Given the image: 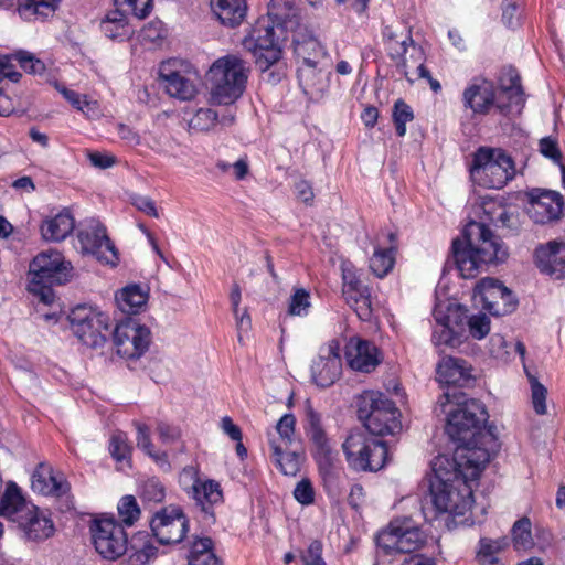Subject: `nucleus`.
<instances>
[{
    "instance_id": "nucleus-1",
    "label": "nucleus",
    "mask_w": 565,
    "mask_h": 565,
    "mask_svg": "<svg viewBox=\"0 0 565 565\" xmlns=\"http://www.w3.org/2000/svg\"><path fill=\"white\" fill-rule=\"evenodd\" d=\"M479 221H470L462 232V239L452 242V255L462 278H472L483 265L503 262L508 252L499 236L488 224L508 225L509 214L501 202L484 198L476 207Z\"/></svg>"
},
{
    "instance_id": "nucleus-29",
    "label": "nucleus",
    "mask_w": 565,
    "mask_h": 565,
    "mask_svg": "<svg viewBox=\"0 0 565 565\" xmlns=\"http://www.w3.org/2000/svg\"><path fill=\"white\" fill-rule=\"evenodd\" d=\"M436 376L441 384L462 386L471 379V366L460 358L444 356L437 365Z\"/></svg>"
},
{
    "instance_id": "nucleus-41",
    "label": "nucleus",
    "mask_w": 565,
    "mask_h": 565,
    "mask_svg": "<svg viewBox=\"0 0 565 565\" xmlns=\"http://www.w3.org/2000/svg\"><path fill=\"white\" fill-rule=\"evenodd\" d=\"M53 86L76 110L82 111L88 118L98 117L99 105L96 100L70 89L58 82H54Z\"/></svg>"
},
{
    "instance_id": "nucleus-2",
    "label": "nucleus",
    "mask_w": 565,
    "mask_h": 565,
    "mask_svg": "<svg viewBox=\"0 0 565 565\" xmlns=\"http://www.w3.org/2000/svg\"><path fill=\"white\" fill-rule=\"evenodd\" d=\"M488 419L484 405L473 398H462L447 412L446 433L457 447L452 460L470 463L469 476L481 473L498 449V440L483 429Z\"/></svg>"
},
{
    "instance_id": "nucleus-51",
    "label": "nucleus",
    "mask_w": 565,
    "mask_h": 565,
    "mask_svg": "<svg viewBox=\"0 0 565 565\" xmlns=\"http://www.w3.org/2000/svg\"><path fill=\"white\" fill-rule=\"evenodd\" d=\"M393 121L398 137L406 135V124L414 119V113L403 99H397L393 107Z\"/></svg>"
},
{
    "instance_id": "nucleus-4",
    "label": "nucleus",
    "mask_w": 565,
    "mask_h": 565,
    "mask_svg": "<svg viewBox=\"0 0 565 565\" xmlns=\"http://www.w3.org/2000/svg\"><path fill=\"white\" fill-rule=\"evenodd\" d=\"M462 102L466 108L477 115H486L493 108L504 115L520 113L524 96L519 73L512 67L504 70L499 88L482 77L471 79L462 93Z\"/></svg>"
},
{
    "instance_id": "nucleus-26",
    "label": "nucleus",
    "mask_w": 565,
    "mask_h": 565,
    "mask_svg": "<svg viewBox=\"0 0 565 565\" xmlns=\"http://www.w3.org/2000/svg\"><path fill=\"white\" fill-rule=\"evenodd\" d=\"M396 239L390 231L382 232L374 244L373 255L370 258V268L379 277H385L395 264Z\"/></svg>"
},
{
    "instance_id": "nucleus-19",
    "label": "nucleus",
    "mask_w": 565,
    "mask_h": 565,
    "mask_svg": "<svg viewBox=\"0 0 565 565\" xmlns=\"http://www.w3.org/2000/svg\"><path fill=\"white\" fill-rule=\"evenodd\" d=\"M117 353L125 359H139L151 343L150 329L136 319L120 321L114 330Z\"/></svg>"
},
{
    "instance_id": "nucleus-39",
    "label": "nucleus",
    "mask_w": 565,
    "mask_h": 565,
    "mask_svg": "<svg viewBox=\"0 0 565 565\" xmlns=\"http://www.w3.org/2000/svg\"><path fill=\"white\" fill-rule=\"evenodd\" d=\"M137 430L136 441L139 449H141L147 456H149L157 465L162 468L169 469L170 463L168 455L153 445L151 441L150 428L147 424L135 422Z\"/></svg>"
},
{
    "instance_id": "nucleus-21",
    "label": "nucleus",
    "mask_w": 565,
    "mask_h": 565,
    "mask_svg": "<svg viewBox=\"0 0 565 565\" xmlns=\"http://www.w3.org/2000/svg\"><path fill=\"white\" fill-rule=\"evenodd\" d=\"M341 270L342 294L345 302L354 310L359 319L370 321L373 308L369 287L361 281L351 263H342Z\"/></svg>"
},
{
    "instance_id": "nucleus-31",
    "label": "nucleus",
    "mask_w": 565,
    "mask_h": 565,
    "mask_svg": "<svg viewBox=\"0 0 565 565\" xmlns=\"http://www.w3.org/2000/svg\"><path fill=\"white\" fill-rule=\"evenodd\" d=\"M292 43L297 57L309 71H313L320 58L327 54L324 46L312 34L295 31Z\"/></svg>"
},
{
    "instance_id": "nucleus-27",
    "label": "nucleus",
    "mask_w": 565,
    "mask_h": 565,
    "mask_svg": "<svg viewBox=\"0 0 565 565\" xmlns=\"http://www.w3.org/2000/svg\"><path fill=\"white\" fill-rule=\"evenodd\" d=\"M537 268L556 279L565 277V243L550 242L535 249Z\"/></svg>"
},
{
    "instance_id": "nucleus-36",
    "label": "nucleus",
    "mask_w": 565,
    "mask_h": 565,
    "mask_svg": "<svg viewBox=\"0 0 565 565\" xmlns=\"http://www.w3.org/2000/svg\"><path fill=\"white\" fill-rule=\"evenodd\" d=\"M384 44L388 56L395 62L397 70L405 76L408 82H413V78L409 77L411 65L407 60L409 44H413L411 31Z\"/></svg>"
},
{
    "instance_id": "nucleus-6",
    "label": "nucleus",
    "mask_w": 565,
    "mask_h": 565,
    "mask_svg": "<svg viewBox=\"0 0 565 565\" xmlns=\"http://www.w3.org/2000/svg\"><path fill=\"white\" fill-rule=\"evenodd\" d=\"M249 75L246 61L228 54L213 62L207 72L213 104L232 105L244 94Z\"/></svg>"
},
{
    "instance_id": "nucleus-61",
    "label": "nucleus",
    "mask_w": 565,
    "mask_h": 565,
    "mask_svg": "<svg viewBox=\"0 0 565 565\" xmlns=\"http://www.w3.org/2000/svg\"><path fill=\"white\" fill-rule=\"evenodd\" d=\"M540 151L541 153L551 159L555 163H561L562 153L558 149L556 140L545 137L540 141Z\"/></svg>"
},
{
    "instance_id": "nucleus-45",
    "label": "nucleus",
    "mask_w": 565,
    "mask_h": 565,
    "mask_svg": "<svg viewBox=\"0 0 565 565\" xmlns=\"http://www.w3.org/2000/svg\"><path fill=\"white\" fill-rule=\"evenodd\" d=\"M513 547L516 551H529L534 546L532 524L529 518L519 519L511 530Z\"/></svg>"
},
{
    "instance_id": "nucleus-38",
    "label": "nucleus",
    "mask_w": 565,
    "mask_h": 565,
    "mask_svg": "<svg viewBox=\"0 0 565 565\" xmlns=\"http://www.w3.org/2000/svg\"><path fill=\"white\" fill-rule=\"evenodd\" d=\"M188 565H220L213 541L207 536L195 537L190 545Z\"/></svg>"
},
{
    "instance_id": "nucleus-58",
    "label": "nucleus",
    "mask_w": 565,
    "mask_h": 565,
    "mask_svg": "<svg viewBox=\"0 0 565 565\" xmlns=\"http://www.w3.org/2000/svg\"><path fill=\"white\" fill-rule=\"evenodd\" d=\"M167 34L164 24L160 20H154L145 25L141 30V36L145 41L156 43L162 40Z\"/></svg>"
},
{
    "instance_id": "nucleus-37",
    "label": "nucleus",
    "mask_w": 565,
    "mask_h": 565,
    "mask_svg": "<svg viewBox=\"0 0 565 565\" xmlns=\"http://www.w3.org/2000/svg\"><path fill=\"white\" fill-rule=\"evenodd\" d=\"M100 30L105 36L116 41L129 39L132 33L125 13L119 9L109 11L102 19Z\"/></svg>"
},
{
    "instance_id": "nucleus-35",
    "label": "nucleus",
    "mask_w": 565,
    "mask_h": 565,
    "mask_svg": "<svg viewBox=\"0 0 565 565\" xmlns=\"http://www.w3.org/2000/svg\"><path fill=\"white\" fill-rule=\"evenodd\" d=\"M115 299L120 311L136 315L146 306L148 291L138 284H131L120 289Z\"/></svg>"
},
{
    "instance_id": "nucleus-62",
    "label": "nucleus",
    "mask_w": 565,
    "mask_h": 565,
    "mask_svg": "<svg viewBox=\"0 0 565 565\" xmlns=\"http://www.w3.org/2000/svg\"><path fill=\"white\" fill-rule=\"evenodd\" d=\"M143 495L148 500L160 502L164 498L163 486L156 479L148 480L143 484Z\"/></svg>"
},
{
    "instance_id": "nucleus-34",
    "label": "nucleus",
    "mask_w": 565,
    "mask_h": 565,
    "mask_svg": "<svg viewBox=\"0 0 565 565\" xmlns=\"http://www.w3.org/2000/svg\"><path fill=\"white\" fill-rule=\"evenodd\" d=\"M211 7L221 23L228 26L241 24L247 12L246 0H211Z\"/></svg>"
},
{
    "instance_id": "nucleus-53",
    "label": "nucleus",
    "mask_w": 565,
    "mask_h": 565,
    "mask_svg": "<svg viewBox=\"0 0 565 565\" xmlns=\"http://www.w3.org/2000/svg\"><path fill=\"white\" fill-rule=\"evenodd\" d=\"M12 56L26 73L40 75L45 71L44 62L29 51L18 50L12 53Z\"/></svg>"
},
{
    "instance_id": "nucleus-49",
    "label": "nucleus",
    "mask_w": 565,
    "mask_h": 565,
    "mask_svg": "<svg viewBox=\"0 0 565 565\" xmlns=\"http://www.w3.org/2000/svg\"><path fill=\"white\" fill-rule=\"evenodd\" d=\"M524 371L527 375L529 383L531 386V399L532 405L537 415H544L547 412L546 406V396H547V390L546 387L539 382V380L531 374L526 366L524 365Z\"/></svg>"
},
{
    "instance_id": "nucleus-52",
    "label": "nucleus",
    "mask_w": 565,
    "mask_h": 565,
    "mask_svg": "<svg viewBox=\"0 0 565 565\" xmlns=\"http://www.w3.org/2000/svg\"><path fill=\"white\" fill-rule=\"evenodd\" d=\"M156 433L163 445H173L182 439V428L175 423L160 419L156 424Z\"/></svg>"
},
{
    "instance_id": "nucleus-55",
    "label": "nucleus",
    "mask_w": 565,
    "mask_h": 565,
    "mask_svg": "<svg viewBox=\"0 0 565 565\" xmlns=\"http://www.w3.org/2000/svg\"><path fill=\"white\" fill-rule=\"evenodd\" d=\"M156 556L157 547L150 542H145L140 547L131 546L128 563L129 565H146Z\"/></svg>"
},
{
    "instance_id": "nucleus-10",
    "label": "nucleus",
    "mask_w": 565,
    "mask_h": 565,
    "mask_svg": "<svg viewBox=\"0 0 565 565\" xmlns=\"http://www.w3.org/2000/svg\"><path fill=\"white\" fill-rule=\"evenodd\" d=\"M473 183L488 188L501 189L515 175L512 158L498 148H479L469 169Z\"/></svg>"
},
{
    "instance_id": "nucleus-46",
    "label": "nucleus",
    "mask_w": 565,
    "mask_h": 565,
    "mask_svg": "<svg viewBox=\"0 0 565 565\" xmlns=\"http://www.w3.org/2000/svg\"><path fill=\"white\" fill-rule=\"evenodd\" d=\"M193 498L201 504H216L223 500V492L218 482L204 480L194 487Z\"/></svg>"
},
{
    "instance_id": "nucleus-57",
    "label": "nucleus",
    "mask_w": 565,
    "mask_h": 565,
    "mask_svg": "<svg viewBox=\"0 0 565 565\" xmlns=\"http://www.w3.org/2000/svg\"><path fill=\"white\" fill-rule=\"evenodd\" d=\"M295 499L302 505L312 504L315 501V490L308 479H302L294 489Z\"/></svg>"
},
{
    "instance_id": "nucleus-50",
    "label": "nucleus",
    "mask_w": 565,
    "mask_h": 565,
    "mask_svg": "<svg viewBox=\"0 0 565 565\" xmlns=\"http://www.w3.org/2000/svg\"><path fill=\"white\" fill-rule=\"evenodd\" d=\"M218 121V115L212 108H200L189 120V128L195 131H209Z\"/></svg>"
},
{
    "instance_id": "nucleus-32",
    "label": "nucleus",
    "mask_w": 565,
    "mask_h": 565,
    "mask_svg": "<svg viewBox=\"0 0 565 565\" xmlns=\"http://www.w3.org/2000/svg\"><path fill=\"white\" fill-rule=\"evenodd\" d=\"M75 221L72 213L64 209L43 220L40 231L46 242L64 241L74 230Z\"/></svg>"
},
{
    "instance_id": "nucleus-44",
    "label": "nucleus",
    "mask_w": 565,
    "mask_h": 565,
    "mask_svg": "<svg viewBox=\"0 0 565 565\" xmlns=\"http://www.w3.org/2000/svg\"><path fill=\"white\" fill-rule=\"evenodd\" d=\"M111 457L119 465L118 469L125 470L131 466V446L129 445L127 434L115 431L109 438L108 445Z\"/></svg>"
},
{
    "instance_id": "nucleus-43",
    "label": "nucleus",
    "mask_w": 565,
    "mask_h": 565,
    "mask_svg": "<svg viewBox=\"0 0 565 565\" xmlns=\"http://www.w3.org/2000/svg\"><path fill=\"white\" fill-rule=\"evenodd\" d=\"M509 544L507 537L497 540L481 537L479 548L477 551V561L480 565H503L502 561L497 556Z\"/></svg>"
},
{
    "instance_id": "nucleus-64",
    "label": "nucleus",
    "mask_w": 565,
    "mask_h": 565,
    "mask_svg": "<svg viewBox=\"0 0 565 565\" xmlns=\"http://www.w3.org/2000/svg\"><path fill=\"white\" fill-rule=\"evenodd\" d=\"M221 429L222 431L227 435L232 440L239 441L243 438V434L241 428L234 424L231 417L224 416L221 419Z\"/></svg>"
},
{
    "instance_id": "nucleus-23",
    "label": "nucleus",
    "mask_w": 565,
    "mask_h": 565,
    "mask_svg": "<svg viewBox=\"0 0 565 565\" xmlns=\"http://www.w3.org/2000/svg\"><path fill=\"white\" fill-rule=\"evenodd\" d=\"M564 207L563 196L556 191L533 190L526 212L535 223L547 224L562 216Z\"/></svg>"
},
{
    "instance_id": "nucleus-25",
    "label": "nucleus",
    "mask_w": 565,
    "mask_h": 565,
    "mask_svg": "<svg viewBox=\"0 0 565 565\" xmlns=\"http://www.w3.org/2000/svg\"><path fill=\"white\" fill-rule=\"evenodd\" d=\"M345 356L352 370L370 373L381 362L379 349L370 341L352 338L347 344Z\"/></svg>"
},
{
    "instance_id": "nucleus-20",
    "label": "nucleus",
    "mask_w": 565,
    "mask_h": 565,
    "mask_svg": "<svg viewBox=\"0 0 565 565\" xmlns=\"http://www.w3.org/2000/svg\"><path fill=\"white\" fill-rule=\"evenodd\" d=\"M311 380L319 387H329L342 373L340 342L332 339L321 345L310 366Z\"/></svg>"
},
{
    "instance_id": "nucleus-30",
    "label": "nucleus",
    "mask_w": 565,
    "mask_h": 565,
    "mask_svg": "<svg viewBox=\"0 0 565 565\" xmlns=\"http://www.w3.org/2000/svg\"><path fill=\"white\" fill-rule=\"evenodd\" d=\"M18 523L30 541H43L54 533L53 521L35 505Z\"/></svg>"
},
{
    "instance_id": "nucleus-11",
    "label": "nucleus",
    "mask_w": 565,
    "mask_h": 565,
    "mask_svg": "<svg viewBox=\"0 0 565 565\" xmlns=\"http://www.w3.org/2000/svg\"><path fill=\"white\" fill-rule=\"evenodd\" d=\"M342 449L349 467L355 471H379L388 460L387 444L364 431H352Z\"/></svg>"
},
{
    "instance_id": "nucleus-13",
    "label": "nucleus",
    "mask_w": 565,
    "mask_h": 565,
    "mask_svg": "<svg viewBox=\"0 0 565 565\" xmlns=\"http://www.w3.org/2000/svg\"><path fill=\"white\" fill-rule=\"evenodd\" d=\"M426 541L424 532L411 518H396L376 536V544L387 554L413 553Z\"/></svg>"
},
{
    "instance_id": "nucleus-42",
    "label": "nucleus",
    "mask_w": 565,
    "mask_h": 565,
    "mask_svg": "<svg viewBox=\"0 0 565 565\" xmlns=\"http://www.w3.org/2000/svg\"><path fill=\"white\" fill-rule=\"evenodd\" d=\"M60 2L61 0H18V12L25 20L44 19L57 10Z\"/></svg>"
},
{
    "instance_id": "nucleus-12",
    "label": "nucleus",
    "mask_w": 565,
    "mask_h": 565,
    "mask_svg": "<svg viewBox=\"0 0 565 565\" xmlns=\"http://www.w3.org/2000/svg\"><path fill=\"white\" fill-rule=\"evenodd\" d=\"M305 431L313 445V457L319 466L326 487H330L337 478L333 467V448L322 415L310 403L305 408Z\"/></svg>"
},
{
    "instance_id": "nucleus-63",
    "label": "nucleus",
    "mask_w": 565,
    "mask_h": 565,
    "mask_svg": "<svg viewBox=\"0 0 565 565\" xmlns=\"http://www.w3.org/2000/svg\"><path fill=\"white\" fill-rule=\"evenodd\" d=\"M199 471L193 466H188L182 469L180 473V483L184 489L194 491V487L200 483Z\"/></svg>"
},
{
    "instance_id": "nucleus-24",
    "label": "nucleus",
    "mask_w": 565,
    "mask_h": 565,
    "mask_svg": "<svg viewBox=\"0 0 565 565\" xmlns=\"http://www.w3.org/2000/svg\"><path fill=\"white\" fill-rule=\"evenodd\" d=\"M177 61L163 62L159 67V77L166 92L174 98L190 100L196 94V86L177 68Z\"/></svg>"
},
{
    "instance_id": "nucleus-16",
    "label": "nucleus",
    "mask_w": 565,
    "mask_h": 565,
    "mask_svg": "<svg viewBox=\"0 0 565 565\" xmlns=\"http://www.w3.org/2000/svg\"><path fill=\"white\" fill-rule=\"evenodd\" d=\"M90 532L94 547L103 558L115 561L127 552V533L113 515L96 519Z\"/></svg>"
},
{
    "instance_id": "nucleus-8",
    "label": "nucleus",
    "mask_w": 565,
    "mask_h": 565,
    "mask_svg": "<svg viewBox=\"0 0 565 565\" xmlns=\"http://www.w3.org/2000/svg\"><path fill=\"white\" fill-rule=\"evenodd\" d=\"M358 417L374 436L395 435L402 429L401 412L380 391H364L358 401Z\"/></svg>"
},
{
    "instance_id": "nucleus-9",
    "label": "nucleus",
    "mask_w": 565,
    "mask_h": 565,
    "mask_svg": "<svg viewBox=\"0 0 565 565\" xmlns=\"http://www.w3.org/2000/svg\"><path fill=\"white\" fill-rule=\"evenodd\" d=\"M269 456L277 469L285 476L295 477L301 467V454L292 449L296 443V417L284 414L274 428L266 433Z\"/></svg>"
},
{
    "instance_id": "nucleus-14",
    "label": "nucleus",
    "mask_w": 565,
    "mask_h": 565,
    "mask_svg": "<svg viewBox=\"0 0 565 565\" xmlns=\"http://www.w3.org/2000/svg\"><path fill=\"white\" fill-rule=\"evenodd\" d=\"M72 331L88 347L102 345L104 332L110 327V317L90 305L76 306L68 316Z\"/></svg>"
},
{
    "instance_id": "nucleus-17",
    "label": "nucleus",
    "mask_w": 565,
    "mask_h": 565,
    "mask_svg": "<svg viewBox=\"0 0 565 565\" xmlns=\"http://www.w3.org/2000/svg\"><path fill=\"white\" fill-rule=\"evenodd\" d=\"M77 248L84 255H90L97 260L115 266L118 253L110 242L106 227L95 218L82 223L77 233Z\"/></svg>"
},
{
    "instance_id": "nucleus-48",
    "label": "nucleus",
    "mask_w": 565,
    "mask_h": 565,
    "mask_svg": "<svg viewBox=\"0 0 565 565\" xmlns=\"http://www.w3.org/2000/svg\"><path fill=\"white\" fill-rule=\"evenodd\" d=\"M120 524L132 526L140 518L141 511L134 495H124L117 505Z\"/></svg>"
},
{
    "instance_id": "nucleus-22",
    "label": "nucleus",
    "mask_w": 565,
    "mask_h": 565,
    "mask_svg": "<svg viewBox=\"0 0 565 565\" xmlns=\"http://www.w3.org/2000/svg\"><path fill=\"white\" fill-rule=\"evenodd\" d=\"M150 527L160 544H175L183 540L188 532V519L178 507H167L157 512Z\"/></svg>"
},
{
    "instance_id": "nucleus-54",
    "label": "nucleus",
    "mask_w": 565,
    "mask_h": 565,
    "mask_svg": "<svg viewBox=\"0 0 565 565\" xmlns=\"http://www.w3.org/2000/svg\"><path fill=\"white\" fill-rule=\"evenodd\" d=\"M122 12H129L139 19H145L152 9V0H115Z\"/></svg>"
},
{
    "instance_id": "nucleus-3",
    "label": "nucleus",
    "mask_w": 565,
    "mask_h": 565,
    "mask_svg": "<svg viewBox=\"0 0 565 565\" xmlns=\"http://www.w3.org/2000/svg\"><path fill=\"white\" fill-rule=\"evenodd\" d=\"M430 467L429 492L436 512L465 516L472 507V486L481 473L470 477V463L452 460L449 455L436 456Z\"/></svg>"
},
{
    "instance_id": "nucleus-18",
    "label": "nucleus",
    "mask_w": 565,
    "mask_h": 565,
    "mask_svg": "<svg viewBox=\"0 0 565 565\" xmlns=\"http://www.w3.org/2000/svg\"><path fill=\"white\" fill-rule=\"evenodd\" d=\"M473 301L492 316L512 313L518 306L513 292L500 280L494 278L481 279L473 289Z\"/></svg>"
},
{
    "instance_id": "nucleus-5",
    "label": "nucleus",
    "mask_w": 565,
    "mask_h": 565,
    "mask_svg": "<svg viewBox=\"0 0 565 565\" xmlns=\"http://www.w3.org/2000/svg\"><path fill=\"white\" fill-rule=\"evenodd\" d=\"M433 316L435 327L431 341L435 345L456 348L461 344L467 323L470 335L476 340L484 339L490 332V319L484 313L467 317V309L454 299L438 300Z\"/></svg>"
},
{
    "instance_id": "nucleus-15",
    "label": "nucleus",
    "mask_w": 565,
    "mask_h": 565,
    "mask_svg": "<svg viewBox=\"0 0 565 565\" xmlns=\"http://www.w3.org/2000/svg\"><path fill=\"white\" fill-rule=\"evenodd\" d=\"M276 26L270 21H258L243 41L244 47L253 53L256 65L262 72L267 71L281 58Z\"/></svg>"
},
{
    "instance_id": "nucleus-59",
    "label": "nucleus",
    "mask_w": 565,
    "mask_h": 565,
    "mask_svg": "<svg viewBox=\"0 0 565 565\" xmlns=\"http://www.w3.org/2000/svg\"><path fill=\"white\" fill-rule=\"evenodd\" d=\"M12 60H14L12 54H0V83L3 79L17 83L21 78V73L15 71L11 64Z\"/></svg>"
},
{
    "instance_id": "nucleus-7",
    "label": "nucleus",
    "mask_w": 565,
    "mask_h": 565,
    "mask_svg": "<svg viewBox=\"0 0 565 565\" xmlns=\"http://www.w3.org/2000/svg\"><path fill=\"white\" fill-rule=\"evenodd\" d=\"M71 270V263L58 250L42 252L30 264L28 289L41 302L51 305L55 299L53 286L68 281Z\"/></svg>"
},
{
    "instance_id": "nucleus-60",
    "label": "nucleus",
    "mask_w": 565,
    "mask_h": 565,
    "mask_svg": "<svg viewBox=\"0 0 565 565\" xmlns=\"http://www.w3.org/2000/svg\"><path fill=\"white\" fill-rule=\"evenodd\" d=\"M131 204L140 212L151 217H158V209L154 201L147 195L135 194L131 196Z\"/></svg>"
},
{
    "instance_id": "nucleus-33",
    "label": "nucleus",
    "mask_w": 565,
    "mask_h": 565,
    "mask_svg": "<svg viewBox=\"0 0 565 565\" xmlns=\"http://www.w3.org/2000/svg\"><path fill=\"white\" fill-rule=\"evenodd\" d=\"M32 507L33 504L25 501L20 488L14 482L7 484L0 498V515L19 522Z\"/></svg>"
},
{
    "instance_id": "nucleus-56",
    "label": "nucleus",
    "mask_w": 565,
    "mask_h": 565,
    "mask_svg": "<svg viewBox=\"0 0 565 565\" xmlns=\"http://www.w3.org/2000/svg\"><path fill=\"white\" fill-rule=\"evenodd\" d=\"M301 561L303 565H327L322 558V543L318 540L312 541L301 554Z\"/></svg>"
},
{
    "instance_id": "nucleus-47",
    "label": "nucleus",
    "mask_w": 565,
    "mask_h": 565,
    "mask_svg": "<svg viewBox=\"0 0 565 565\" xmlns=\"http://www.w3.org/2000/svg\"><path fill=\"white\" fill-rule=\"evenodd\" d=\"M310 292L305 288H295L288 300V315L296 317H307L310 312Z\"/></svg>"
},
{
    "instance_id": "nucleus-40",
    "label": "nucleus",
    "mask_w": 565,
    "mask_h": 565,
    "mask_svg": "<svg viewBox=\"0 0 565 565\" xmlns=\"http://www.w3.org/2000/svg\"><path fill=\"white\" fill-rule=\"evenodd\" d=\"M268 17L277 28L291 30L296 23L294 19L297 17L295 0H270Z\"/></svg>"
},
{
    "instance_id": "nucleus-28",
    "label": "nucleus",
    "mask_w": 565,
    "mask_h": 565,
    "mask_svg": "<svg viewBox=\"0 0 565 565\" xmlns=\"http://www.w3.org/2000/svg\"><path fill=\"white\" fill-rule=\"evenodd\" d=\"M33 491L44 495L61 497L65 494L70 486L62 473H56L46 465H40L31 478Z\"/></svg>"
}]
</instances>
